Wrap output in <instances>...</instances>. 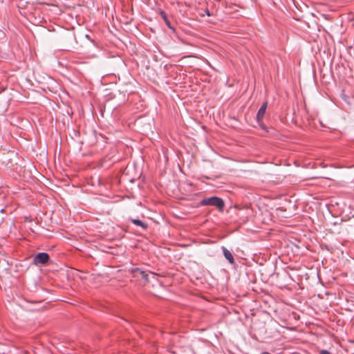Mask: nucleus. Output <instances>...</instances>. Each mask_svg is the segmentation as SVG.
Listing matches in <instances>:
<instances>
[{
  "instance_id": "obj_1",
  "label": "nucleus",
  "mask_w": 354,
  "mask_h": 354,
  "mask_svg": "<svg viewBox=\"0 0 354 354\" xmlns=\"http://www.w3.org/2000/svg\"><path fill=\"white\" fill-rule=\"evenodd\" d=\"M201 204L203 205L215 206L220 210H223L224 207L223 201L218 197L214 196L202 201Z\"/></svg>"
},
{
  "instance_id": "obj_8",
  "label": "nucleus",
  "mask_w": 354,
  "mask_h": 354,
  "mask_svg": "<svg viewBox=\"0 0 354 354\" xmlns=\"http://www.w3.org/2000/svg\"><path fill=\"white\" fill-rule=\"evenodd\" d=\"M319 354H331L329 351L327 350H322L319 352Z\"/></svg>"
},
{
  "instance_id": "obj_3",
  "label": "nucleus",
  "mask_w": 354,
  "mask_h": 354,
  "mask_svg": "<svg viewBox=\"0 0 354 354\" xmlns=\"http://www.w3.org/2000/svg\"><path fill=\"white\" fill-rule=\"evenodd\" d=\"M267 105H268L267 102H264L262 104V106L260 107V109L257 113V119L258 122H260L263 120L264 115L266 113Z\"/></svg>"
},
{
  "instance_id": "obj_2",
  "label": "nucleus",
  "mask_w": 354,
  "mask_h": 354,
  "mask_svg": "<svg viewBox=\"0 0 354 354\" xmlns=\"http://www.w3.org/2000/svg\"><path fill=\"white\" fill-rule=\"evenodd\" d=\"M50 260V256L46 252H39L33 258V264L44 265Z\"/></svg>"
},
{
  "instance_id": "obj_6",
  "label": "nucleus",
  "mask_w": 354,
  "mask_h": 354,
  "mask_svg": "<svg viewBox=\"0 0 354 354\" xmlns=\"http://www.w3.org/2000/svg\"><path fill=\"white\" fill-rule=\"evenodd\" d=\"M160 15H161L162 18L163 19V20L165 21V24H167V26L169 28L172 29V27H171V24H170V22H169V19H167V17L166 13H165V12H163V11H161V12H160Z\"/></svg>"
},
{
  "instance_id": "obj_4",
  "label": "nucleus",
  "mask_w": 354,
  "mask_h": 354,
  "mask_svg": "<svg viewBox=\"0 0 354 354\" xmlns=\"http://www.w3.org/2000/svg\"><path fill=\"white\" fill-rule=\"evenodd\" d=\"M223 254L226 259L229 261V262L232 264L234 263V257L232 253L226 248H223Z\"/></svg>"
},
{
  "instance_id": "obj_5",
  "label": "nucleus",
  "mask_w": 354,
  "mask_h": 354,
  "mask_svg": "<svg viewBox=\"0 0 354 354\" xmlns=\"http://www.w3.org/2000/svg\"><path fill=\"white\" fill-rule=\"evenodd\" d=\"M135 275L137 277H142V278L145 279L147 281H149V274L146 272L141 270L138 268L135 270L134 271Z\"/></svg>"
},
{
  "instance_id": "obj_10",
  "label": "nucleus",
  "mask_w": 354,
  "mask_h": 354,
  "mask_svg": "<svg viewBox=\"0 0 354 354\" xmlns=\"http://www.w3.org/2000/svg\"><path fill=\"white\" fill-rule=\"evenodd\" d=\"M149 274H151L153 278H155V277H156V274L155 273H153V272H149Z\"/></svg>"
},
{
  "instance_id": "obj_7",
  "label": "nucleus",
  "mask_w": 354,
  "mask_h": 354,
  "mask_svg": "<svg viewBox=\"0 0 354 354\" xmlns=\"http://www.w3.org/2000/svg\"><path fill=\"white\" fill-rule=\"evenodd\" d=\"M132 222L137 225H139L140 227H142V228H146L147 227V225L145 224L143 222H142L140 220H138V219H133L132 221Z\"/></svg>"
},
{
  "instance_id": "obj_9",
  "label": "nucleus",
  "mask_w": 354,
  "mask_h": 354,
  "mask_svg": "<svg viewBox=\"0 0 354 354\" xmlns=\"http://www.w3.org/2000/svg\"><path fill=\"white\" fill-rule=\"evenodd\" d=\"M205 12V13L207 14V16H211V14H210V12H209L208 9H206Z\"/></svg>"
},
{
  "instance_id": "obj_11",
  "label": "nucleus",
  "mask_w": 354,
  "mask_h": 354,
  "mask_svg": "<svg viewBox=\"0 0 354 354\" xmlns=\"http://www.w3.org/2000/svg\"><path fill=\"white\" fill-rule=\"evenodd\" d=\"M120 160V158H118L115 159L116 161H119Z\"/></svg>"
}]
</instances>
